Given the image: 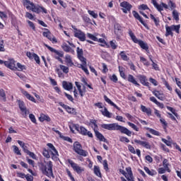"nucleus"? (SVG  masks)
Here are the masks:
<instances>
[{
	"instance_id": "nucleus-52",
	"label": "nucleus",
	"mask_w": 181,
	"mask_h": 181,
	"mask_svg": "<svg viewBox=\"0 0 181 181\" xmlns=\"http://www.w3.org/2000/svg\"><path fill=\"white\" fill-rule=\"evenodd\" d=\"M162 141L167 145V146H172V141L167 140L166 139H162Z\"/></svg>"
},
{
	"instance_id": "nucleus-16",
	"label": "nucleus",
	"mask_w": 181,
	"mask_h": 181,
	"mask_svg": "<svg viewBox=\"0 0 181 181\" xmlns=\"http://www.w3.org/2000/svg\"><path fill=\"white\" fill-rule=\"evenodd\" d=\"M95 135L99 139V141H101L102 142H107V139L104 137L103 134L100 133V132L95 130Z\"/></svg>"
},
{
	"instance_id": "nucleus-25",
	"label": "nucleus",
	"mask_w": 181,
	"mask_h": 181,
	"mask_svg": "<svg viewBox=\"0 0 181 181\" xmlns=\"http://www.w3.org/2000/svg\"><path fill=\"white\" fill-rule=\"evenodd\" d=\"M128 81H129V83H132V84H134V86H140L139 83H138V82H136V80H135V78L134 77V76L129 74L128 76Z\"/></svg>"
},
{
	"instance_id": "nucleus-34",
	"label": "nucleus",
	"mask_w": 181,
	"mask_h": 181,
	"mask_svg": "<svg viewBox=\"0 0 181 181\" xmlns=\"http://www.w3.org/2000/svg\"><path fill=\"white\" fill-rule=\"evenodd\" d=\"M170 27L172 30H174L175 32H176V33H180V25H173Z\"/></svg>"
},
{
	"instance_id": "nucleus-22",
	"label": "nucleus",
	"mask_w": 181,
	"mask_h": 181,
	"mask_svg": "<svg viewBox=\"0 0 181 181\" xmlns=\"http://www.w3.org/2000/svg\"><path fill=\"white\" fill-rule=\"evenodd\" d=\"M151 4H153L159 12H162V11H163V7H162V5L158 4L156 0H151Z\"/></svg>"
},
{
	"instance_id": "nucleus-20",
	"label": "nucleus",
	"mask_w": 181,
	"mask_h": 181,
	"mask_svg": "<svg viewBox=\"0 0 181 181\" xmlns=\"http://www.w3.org/2000/svg\"><path fill=\"white\" fill-rule=\"evenodd\" d=\"M141 110L142 112H145L146 114H147V115H152V110H151V108H147L146 106L141 105Z\"/></svg>"
},
{
	"instance_id": "nucleus-51",
	"label": "nucleus",
	"mask_w": 181,
	"mask_h": 181,
	"mask_svg": "<svg viewBox=\"0 0 181 181\" xmlns=\"http://www.w3.org/2000/svg\"><path fill=\"white\" fill-rule=\"evenodd\" d=\"M120 142H126L127 144H129V139L125 136H120L119 137Z\"/></svg>"
},
{
	"instance_id": "nucleus-54",
	"label": "nucleus",
	"mask_w": 181,
	"mask_h": 181,
	"mask_svg": "<svg viewBox=\"0 0 181 181\" xmlns=\"http://www.w3.org/2000/svg\"><path fill=\"white\" fill-rule=\"evenodd\" d=\"M149 132L152 134L153 135H156L157 136H159V132L153 129H149Z\"/></svg>"
},
{
	"instance_id": "nucleus-13",
	"label": "nucleus",
	"mask_w": 181,
	"mask_h": 181,
	"mask_svg": "<svg viewBox=\"0 0 181 181\" xmlns=\"http://www.w3.org/2000/svg\"><path fill=\"white\" fill-rule=\"evenodd\" d=\"M115 33L118 37L122 35V27L118 23L115 24Z\"/></svg>"
},
{
	"instance_id": "nucleus-60",
	"label": "nucleus",
	"mask_w": 181,
	"mask_h": 181,
	"mask_svg": "<svg viewBox=\"0 0 181 181\" xmlns=\"http://www.w3.org/2000/svg\"><path fill=\"white\" fill-rule=\"evenodd\" d=\"M29 118L33 122L34 124H36V117L33 115V114H30L29 115Z\"/></svg>"
},
{
	"instance_id": "nucleus-48",
	"label": "nucleus",
	"mask_w": 181,
	"mask_h": 181,
	"mask_svg": "<svg viewBox=\"0 0 181 181\" xmlns=\"http://www.w3.org/2000/svg\"><path fill=\"white\" fill-rule=\"evenodd\" d=\"M88 12L89 15L93 16V18H94L95 19H97V18H98V14H97L93 11L89 10Z\"/></svg>"
},
{
	"instance_id": "nucleus-47",
	"label": "nucleus",
	"mask_w": 181,
	"mask_h": 181,
	"mask_svg": "<svg viewBox=\"0 0 181 181\" xmlns=\"http://www.w3.org/2000/svg\"><path fill=\"white\" fill-rule=\"evenodd\" d=\"M65 110L69 112V114H74L76 112V110L73 107H70L69 106H66V108Z\"/></svg>"
},
{
	"instance_id": "nucleus-18",
	"label": "nucleus",
	"mask_w": 181,
	"mask_h": 181,
	"mask_svg": "<svg viewBox=\"0 0 181 181\" xmlns=\"http://www.w3.org/2000/svg\"><path fill=\"white\" fill-rule=\"evenodd\" d=\"M153 94L158 98V100H160L161 101H163L165 100V95H163V93H159L158 90H153Z\"/></svg>"
},
{
	"instance_id": "nucleus-57",
	"label": "nucleus",
	"mask_w": 181,
	"mask_h": 181,
	"mask_svg": "<svg viewBox=\"0 0 181 181\" xmlns=\"http://www.w3.org/2000/svg\"><path fill=\"white\" fill-rule=\"evenodd\" d=\"M110 80H111V81H113V83H117L118 81V78L117 77L116 74H113L110 77Z\"/></svg>"
},
{
	"instance_id": "nucleus-9",
	"label": "nucleus",
	"mask_w": 181,
	"mask_h": 181,
	"mask_svg": "<svg viewBox=\"0 0 181 181\" xmlns=\"http://www.w3.org/2000/svg\"><path fill=\"white\" fill-rule=\"evenodd\" d=\"M74 36L81 40V42H85L86 40V33H84L81 30L74 31Z\"/></svg>"
},
{
	"instance_id": "nucleus-7",
	"label": "nucleus",
	"mask_w": 181,
	"mask_h": 181,
	"mask_svg": "<svg viewBox=\"0 0 181 181\" xmlns=\"http://www.w3.org/2000/svg\"><path fill=\"white\" fill-rule=\"evenodd\" d=\"M47 145L48 148H49V149H50V152L52 153V159L54 160H57L59 152L56 149V147H54V146H53V144L51 143H48Z\"/></svg>"
},
{
	"instance_id": "nucleus-55",
	"label": "nucleus",
	"mask_w": 181,
	"mask_h": 181,
	"mask_svg": "<svg viewBox=\"0 0 181 181\" xmlns=\"http://www.w3.org/2000/svg\"><path fill=\"white\" fill-rule=\"evenodd\" d=\"M42 155L43 156H45V158H50V154L49 153V151L45 149L42 152Z\"/></svg>"
},
{
	"instance_id": "nucleus-61",
	"label": "nucleus",
	"mask_w": 181,
	"mask_h": 181,
	"mask_svg": "<svg viewBox=\"0 0 181 181\" xmlns=\"http://www.w3.org/2000/svg\"><path fill=\"white\" fill-rule=\"evenodd\" d=\"M27 155H29V156L32 158V159H36V155L35 154V153L31 152L30 151L28 152Z\"/></svg>"
},
{
	"instance_id": "nucleus-26",
	"label": "nucleus",
	"mask_w": 181,
	"mask_h": 181,
	"mask_svg": "<svg viewBox=\"0 0 181 181\" xmlns=\"http://www.w3.org/2000/svg\"><path fill=\"white\" fill-rule=\"evenodd\" d=\"M0 98L4 103L6 101V93H5V90L1 88L0 89Z\"/></svg>"
},
{
	"instance_id": "nucleus-17",
	"label": "nucleus",
	"mask_w": 181,
	"mask_h": 181,
	"mask_svg": "<svg viewBox=\"0 0 181 181\" xmlns=\"http://www.w3.org/2000/svg\"><path fill=\"white\" fill-rule=\"evenodd\" d=\"M21 93H22V94H23V95H25V97H26V98H28V100H30V101H33V103H36L35 98L33 96L30 95V94H29L28 93V91L21 90Z\"/></svg>"
},
{
	"instance_id": "nucleus-63",
	"label": "nucleus",
	"mask_w": 181,
	"mask_h": 181,
	"mask_svg": "<svg viewBox=\"0 0 181 181\" xmlns=\"http://www.w3.org/2000/svg\"><path fill=\"white\" fill-rule=\"evenodd\" d=\"M103 168L105 169V170H108V162L107 161V160H105L103 161Z\"/></svg>"
},
{
	"instance_id": "nucleus-5",
	"label": "nucleus",
	"mask_w": 181,
	"mask_h": 181,
	"mask_svg": "<svg viewBox=\"0 0 181 181\" xmlns=\"http://www.w3.org/2000/svg\"><path fill=\"white\" fill-rule=\"evenodd\" d=\"M69 165H71L73 170L78 173V175H80L81 173H83L84 172V168H81L78 165V164L74 163L73 160H68Z\"/></svg>"
},
{
	"instance_id": "nucleus-37",
	"label": "nucleus",
	"mask_w": 181,
	"mask_h": 181,
	"mask_svg": "<svg viewBox=\"0 0 181 181\" xmlns=\"http://www.w3.org/2000/svg\"><path fill=\"white\" fill-rule=\"evenodd\" d=\"M173 18L175 19V21H179V12H177V11H173Z\"/></svg>"
},
{
	"instance_id": "nucleus-4",
	"label": "nucleus",
	"mask_w": 181,
	"mask_h": 181,
	"mask_svg": "<svg viewBox=\"0 0 181 181\" xmlns=\"http://www.w3.org/2000/svg\"><path fill=\"white\" fill-rule=\"evenodd\" d=\"M74 151L80 156L86 158L88 155V152L83 149V146L81 145L80 142L75 141L74 143Z\"/></svg>"
},
{
	"instance_id": "nucleus-64",
	"label": "nucleus",
	"mask_w": 181,
	"mask_h": 181,
	"mask_svg": "<svg viewBox=\"0 0 181 181\" xmlns=\"http://www.w3.org/2000/svg\"><path fill=\"white\" fill-rule=\"evenodd\" d=\"M128 148L132 153H136V151H135V148L132 146L129 145Z\"/></svg>"
},
{
	"instance_id": "nucleus-42",
	"label": "nucleus",
	"mask_w": 181,
	"mask_h": 181,
	"mask_svg": "<svg viewBox=\"0 0 181 181\" xmlns=\"http://www.w3.org/2000/svg\"><path fill=\"white\" fill-rule=\"evenodd\" d=\"M59 67L61 70H62L63 73H65V74H67V73H69V67L64 65H60Z\"/></svg>"
},
{
	"instance_id": "nucleus-44",
	"label": "nucleus",
	"mask_w": 181,
	"mask_h": 181,
	"mask_svg": "<svg viewBox=\"0 0 181 181\" xmlns=\"http://www.w3.org/2000/svg\"><path fill=\"white\" fill-rule=\"evenodd\" d=\"M78 58L79 59V60H81V62H82V64H83V66H87V59L84 58L83 55L81 57H78Z\"/></svg>"
},
{
	"instance_id": "nucleus-1",
	"label": "nucleus",
	"mask_w": 181,
	"mask_h": 181,
	"mask_svg": "<svg viewBox=\"0 0 181 181\" xmlns=\"http://www.w3.org/2000/svg\"><path fill=\"white\" fill-rule=\"evenodd\" d=\"M101 128L107 129V131H120L122 134H125L127 136H131V135H132V132L126 127L118 124V123L103 124H101Z\"/></svg>"
},
{
	"instance_id": "nucleus-38",
	"label": "nucleus",
	"mask_w": 181,
	"mask_h": 181,
	"mask_svg": "<svg viewBox=\"0 0 181 181\" xmlns=\"http://www.w3.org/2000/svg\"><path fill=\"white\" fill-rule=\"evenodd\" d=\"M87 36L89 37V39H91V40H93V42H98V38H97V37H95L94 35L88 33Z\"/></svg>"
},
{
	"instance_id": "nucleus-50",
	"label": "nucleus",
	"mask_w": 181,
	"mask_h": 181,
	"mask_svg": "<svg viewBox=\"0 0 181 181\" xmlns=\"http://www.w3.org/2000/svg\"><path fill=\"white\" fill-rule=\"evenodd\" d=\"M64 95L66 97V98H68V100L69 101H71V103H73V101H74V98H73V96H71V95L68 94L67 93L64 92Z\"/></svg>"
},
{
	"instance_id": "nucleus-53",
	"label": "nucleus",
	"mask_w": 181,
	"mask_h": 181,
	"mask_svg": "<svg viewBox=\"0 0 181 181\" xmlns=\"http://www.w3.org/2000/svg\"><path fill=\"white\" fill-rule=\"evenodd\" d=\"M30 28L33 29V30H36V27L35 26V23L30 21H27Z\"/></svg>"
},
{
	"instance_id": "nucleus-33",
	"label": "nucleus",
	"mask_w": 181,
	"mask_h": 181,
	"mask_svg": "<svg viewBox=\"0 0 181 181\" xmlns=\"http://www.w3.org/2000/svg\"><path fill=\"white\" fill-rule=\"evenodd\" d=\"M172 27H166V33H165V36L168 37V36H173V33H172Z\"/></svg>"
},
{
	"instance_id": "nucleus-8",
	"label": "nucleus",
	"mask_w": 181,
	"mask_h": 181,
	"mask_svg": "<svg viewBox=\"0 0 181 181\" xmlns=\"http://www.w3.org/2000/svg\"><path fill=\"white\" fill-rule=\"evenodd\" d=\"M120 6L122 8V11L124 13H128L132 9V5H131L128 1H123L120 3Z\"/></svg>"
},
{
	"instance_id": "nucleus-39",
	"label": "nucleus",
	"mask_w": 181,
	"mask_h": 181,
	"mask_svg": "<svg viewBox=\"0 0 181 181\" xmlns=\"http://www.w3.org/2000/svg\"><path fill=\"white\" fill-rule=\"evenodd\" d=\"M16 68L18 69V71H22L23 70H25L26 68L25 65H22L21 63L18 62L17 63V66Z\"/></svg>"
},
{
	"instance_id": "nucleus-12",
	"label": "nucleus",
	"mask_w": 181,
	"mask_h": 181,
	"mask_svg": "<svg viewBox=\"0 0 181 181\" xmlns=\"http://www.w3.org/2000/svg\"><path fill=\"white\" fill-rule=\"evenodd\" d=\"M134 142L135 144H138L139 145H141L144 148H146V149H151V144L148 142L142 141L138 139H134Z\"/></svg>"
},
{
	"instance_id": "nucleus-15",
	"label": "nucleus",
	"mask_w": 181,
	"mask_h": 181,
	"mask_svg": "<svg viewBox=\"0 0 181 181\" xmlns=\"http://www.w3.org/2000/svg\"><path fill=\"white\" fill-rule=\"evenodd\" d=\"M62 87L64 90L70 91V90H73V83L64 81L62 82Z\"/></svg>"
},
{
	"instance_id": "nucleus-49",
	"label": "nucleus",
	"mask_w": 181,
	"mask_h": 181,
	"mask_svg": "<svg viewBox=\"0 0 181 181\" xmlns=\"http://www.w3.org/2000/svg\"><path fill=\"white\" fill-rule=\"evenodd\" d=\"M76 53H77L78 57L83 56V49H80V47H78L76 49Z\"/></svg>"
},
{
	"instance_id": "nucleus-24",
	"label": "nucleus",
	"mask_w": 181,
	"mask_h": 181,
	"mask_svg": "<svg viewBox=\"0 0 181 181\" xmlns=\"http://www.w3.org/2000/svg\"><path fill=\"white\" fill-rule=\"evenodd\" d=\"M65 62L67 64V66H69L70 67L74 66V64L73 63V61L71 60V57L70 55H66Z\"/></svg>"
},
{
	"instance_id": "nucleus-36",
	"label": "nucleus",
	"mask_w": 181,
	"mask_h": 181,
	"mask_svg": "<svg viewBox=\"0 0 181 181\" xmlns=\"http://www.w3.org/2000/svg\"><path fill=\"white\" fill-rule=\"evenodd\" d=\"M103 115L107 117V118H111V114L108 112L107 107H105L104 111H102Z\"/></svg>"
},
{
	"instance_id": "nucleus-35",
	"label": "nucleus",
	"mask_w": 181,
	"mask_h": 181,
	"mask_svg": "<svg viewBox=\"0 0 181 181\" xmlns=\"http://www.w3.org/2000/svg\"><path fill=\"white\" fill-rule=\"evenodd\" d=\"M139 11H151V9H149V7H148V5L146 4H141L139 6Z\"/></svg>"
},
{
	"instance_id": "nucleus-29",
	"label": "nucleus",
	"mask_w": 181,
	"mask_h": 181,
	"mask_svg": "<svg viewBox=\"0 0 181 181\" xmlns=\"http://www.w3.org/2000/svg\"><path fill=\"white\" fill-rule=\"evenodd\" d=\"M19 108L22 112H25L26 114V107H25V103L22 101H19L18 103Z\"/></svg>"
},
{
	"instance_id": "nucleus-62",
	"label": "nucleus",
	"mask_w": 181,
	"mask_h": 181,
	"mask_svg": "<svg viewBox=\"0 0 181 181\" xmlns=\"http://www.w3.org/2000/svg\"><path fill=\"white\" fill-rule=\"evenodd\" d=\"M149 81L150 83H151L152 84H153V86H158V81L153 78H149Z\"/></svg>"
},
{
	"instance_id": "nucleus-43",
	"label": "nucleus",
	"mask_w": 181,
	"mask_h": 181,
	"mask_svg": "<svg viewBox=\"0 0 181 181\" xmlns=\"http://www.w3.org/2000/svg\"><path fill=\"white\" fill-rule=\"evenodd\" d=\"M33 59H34L37 64H40V58L39 57V56H37V54L33 53Z\"/></svg>"
},
{
	"instance_id": "nucleus-11",
	"label": "nucleus",
	"mask_w": 181,
	"mask_h": 181,
	"mask_svg": "<svg viewBox=\"0 0 181 181\" xmlns=\"http://www.w3.org/2000/svg\"><path fill=\"white\" fill-rule=\"evenodd\" d=\"M25 8H27V9H30V11H32L33 12H35V13H39L40 12L39 8H37L36 6H35V4H33V3H31L30 1L27 6H25Z\"/></svg>"
},
{
	"instance_id": "nucleus-6",
	"label": "nucleus",
	"mask_w": 181,
	"mask_h": 181,
	"mask_svg": "<svg viewBox=\"0 0 181 181\" xmlns=\"http://www.w3.org/2000/svg\"><path fill=\"white\" fill-rule=\"evenodd\" d=\"M4 64L6 67L10 69V70H18V68L16 67V61L13 59H10L8 61L4 62Z\"/></svg>"
},
{
	"instance_id": "nucleus-3",
	"label": "nucleus",
	"mask_w": 181,
	"mask_h": 181,
	"mask_svg": "<svg viewBox=\"0 0 181 181\" xmlns=\"http://www.w3.org/2000/svg\"><path fill=\"white\" fill-rule=\"evenodd\" d=\"M129 35L134 43H136L137 45H139L140 47L143 49V50H146V52H148V50H149V46H148V43L144 42L141 40H138L132 30H129Z\"/></svg>"
},
{
	"instance_id": "nucleus-58",
	"label": "nucleus",
	"mask_w": 181,
	"mask_h": 181,
	"mask_svg": "<svg viewBox=\"0 0 181 181\" xmlns=\"http://www.w3.org/2000/svg\"><path fill=\"white\" fill-rule=\"evenodd\" d=\"M47 39H49V40H50L51 42H54V43H57V40L56 39V37H52V33H50V35H48Z\"/></svg>"
},
{
	"instance_id": "nucleus-2",
	"label": "nucleus",
	"mask_w": 181,
	"mask_h": 181,
	"mask_svg": "<svg viewBox=\"0 0 181 181\" xmlns=\"http://www.w3.org/2000/svg\"><path fill=\"white\" fill-rule=\"evenodd\" d=\"M41 170L43 175H45L47 177L54 179V175L53 174V163L52 161H48L46 163V165H42Z\"/></svg>"
},
{
	"instance_id": "nucleus-45",
	"label": "nucleus",
	"mask_w": 181,
	"mask_h": 181,
	"mask_svg": "<svg viewBox=\"0 0 181 181\" xmlns=\"http://www.w3.org/2000/svg\"><path fill=\"white\" fill-rule=\"evenodd\" d=\"M13 152L14 153H16V155H22V153H21V151H19V148H18V146H13Z\"/></svg>"
},
{
	"instance_id": "nucleus-14",
	"label": "nucleus",
	"mask_w": 181,
	"mask_h": 181,
	"mask_svg": "<svg viewBox=\"0 0 181 181\" xmlns=\"http://www.w3.org/2000/svg\"><path fill=\"white\" fill-rule=\"evenodd\" d=\"M62 47L64 52H66V53L74 54V49H71V47H70L66 42L62 44Z\"/></svg>"
},
{
	"instance_id": "nucleus-27",
	"label": "nucleus",
	"mask_w": 181,
	"mask_h": 181,
	"mask_svg": "<svg viewBox=\"0 0 181 181\" xmlns=\"http://www.w3.org/2000/svg\"><path fill=\"white\" fill-rule=\"evenodd\" d=\"M93 172L96 176L101 177V171L100 170V167L98 165L94 166Z\"/></svg>"
},
{
	"instance_id": "nucleus-32",
	"label": "nucleus",
	"mask_w": 181,
	"mask_h": 181,
	"mask_svg": "<svg viewBox=\"0 0 181 181\" xmlns=\"http://www.w3.org/2000/svg\"><path fill=\"white\" fill-rule=\"evenodd\" d=\"M125 71V69L124 67H121V66H119V74H120V76L122 78H127V77L125 76V73L124 72Z\"/></svg>"
},
{
	"instance_id": "nucleus-59",
	"label": "nucleus",
	"mask_w": 181,
	"mask_h": 181,
	"mask_svg": "<svg viewBox=\"0 0 181 181\" xmlns=\"http://www.w3.org/2000/svg\"><path fill=\"white\" fill-rule=\"evenodd\" d=\"M110 45L111 46L112 49H115L117 47V45H115V40L110 41Z\"/></svg>"
},
{
	"instance_id": "nucleus-23",
	"label": "nucleus",
	"mask_w": 181,
	"mask_h": 181,
	"mask_svg": "<svg viewBox=\"0 0 181 181\" xmlns=\"http://www.w3.org/2000/svg\"><path fill=\"white\" fill-rule=\"evenodd\" d=\"M76 130L78 131L81 135L87 136V129L84 127H76Z\"/></svg>"
},
{
	"instance_id": "nucleus-41",
	"label": "nucleus",
	"mask_w": 181,
	"mask_h": 181,
	"mask_svg": "<svg viewBox=\"0 0 181 181\" xmlns=\"http://www.w3.org/2000/svg\"><path fill=\"white\" fill-rule=\"evenodd\" d=\"M129 127H131V128H132L133 129H134V131H139V128H138V127H136V125H135L134 123H131L130 122H127Z\"/></svg>"
},
{
	"instance_id": "nucleus-21",
	"label": "nucleus",
	"mask_w": 181,
	"mask_h": 181,
	"mask_svg": "<svg viewBox=\"0 0 181 181\" xmlns=\"http://www.w3.org/2000/svg\"><path fill=\"white\" fill-rule=\"evenodd\" d=\"M139 81L143 84V86H145L146 87H149V82L146 81V76H139Z\"/></svg>"
},
{
	"instance_id": "nucleus-19",
	"label": "nucleus",
	"mask_w": 181,
	"mask_h": 181,
	"mask_svg": "<svg viewBox=\"0 0 181 181\" xmlns=\"http://www.w3.org/2000/svg\"><path fill=\"white\" fill-rule=\"evenodd\" d=\"M39 120L40 121V122H43L44 121H47V122H50L52 119H50V117H49L48 115L41 114L40 117H39Z\"/></svg>"
},
{
	"instance_id": "nucleus-40",
	"label": "nucleus",
	"mask_w": 181,
	"mask_h": 181,
	"mask_svg": "<svg viewBox=\"0 0 181 181\" xmlns=\"http://www.w3.org/2000/svg\"><path fill=\"white\" fill-rule=\"evenodd\" d=\"M162 81H163V84L165 86L166 88H168V90H169V91H172V87H170V86L169 85L168 81H166V80H165V78H162Z\"/></svg>"
},
{
	"instance_id": "nucleus-30",
	"label": "nucleus",
	"mask_w": 181,
	"mask_h": 181,
	"mask_svg": "<svg viewBox=\"0 0 181 181\" xmlns=\"http://www.w3.org/2000/svg\"><path fill=\"white\" fill-rule=\"evenodd\" d=\"M119 56H121V59L122 60H124V62H128V60H129V57H128V56H127V54H125V52L122 51L119 53Z\"/></svg>"
},
{
	"instance_id": "nucleus-10",
	"label": "nucleus",
	"mask_w": 181,
	"mask_h": 181,
	"mask_svg": "<svg viewBox=\"0 0 181 181\" xmlns=\"http://www.w3.org/2000/svg\"><path fill=\"white\" fill-rule=\"evenodd\" d=\"M132 13H133L134 18H135V19H137V21H139L140 23H141V25H144V28H146L147 29L148 28V24H146L145 21H144V19H142V17L139 16V13H138V12L133 11Z\"/></svg>"
},
{
	"instance_id": "nucleus-56",
	"label": "nucleus",
	"mask_w": 181,
	"mask_h": 181,
	"mask_svg": "<svg viewBox=\"0 0 181 181\" xmlns=\"http://www.w3.org/2000/svg\"><path fill=\"white\" fill-rule=\"evenodd\" d=\"M140 61L142 62L145 66H149V62H148L146 59H145L144 57H140Z\"/></svg>"
},
{
	"instance_id": "nucleus-31",
	"label": "nucleus",
	"mask_w": 181,
	"mask_h": 181,
	"mask_svg": "<svg viewBox=\"0 0 181 181\" xmlns=\"http://www.w3.org/2000/svg\"><path fill=\"white\" fill-rule=\"evenodd\" d=\"M150 18H151V19L152 21H153V22H154L156 26H158V25H159V18H158V17L156 18V17H154V16L152 15V14L150 15Z\"/></svg>"
},
{
	"instance_id": "nucleus-28",
	"label": "nucleus",
	"mask_w": 181,
	"mask_h": 181,
	"mask_svg": "<svg viewBox=\"0 0 181 181\" xmlns=\"http://www.w3.org/2000/svg\"><path fill=\"white\" fill-rule=\"evenodd\" d=\"M144 170L146 173H148V175H149V176H155V175H156V171L153 170H151L148 167H144Z\"/></svg>"
},
{
	"instance_id": "nucleus-46",
	"label": "nucleus",
	"mask_w": 181,
	"mask_h": 181,
	"mask_svg": "<svg viewBox=\"0 0 181 181\" xmlns=\"http://www.w3.org/2000/svg\"><path fill=\"white\" fill-rule=\"evenodd\" d=\"M167 110L170 111V112H172V114H173V115H175V117H177V113H176V110L173 109V107L167 106Z\"/></svg>"
}]
</instances>
